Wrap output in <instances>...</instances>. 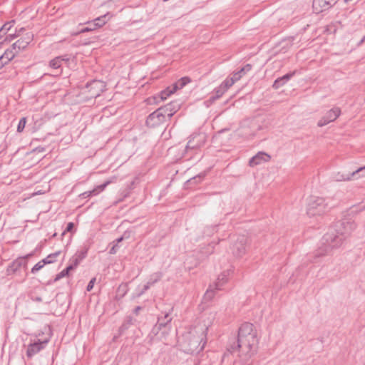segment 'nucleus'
Returning a JSON list of instances; mask_svg holds the SVG:
<instances>
[{"mask_svg":"<svg viewBox=\"0 0 365 365\" xmlns=\"http://www.w3.org/2000/svg\"><path fill=\"white\" fill-rule=\"evenodd\" d=\"M295 73L296 71H294L293 72L288 73L284 75L283 76L277 78L274 81L272 87L274 89L279 88L280 87L284 86L293 76H294Z\"/></svg>","mask_w":365,"mask_h":365,"instance_id":"4be33fe9","label":"nucleus"},{"mask_svg":"<svg viewBox=\"0 0 365 365\" xmlns=\"http://www.w3.org/2000/svg\"><path fill=\"white\" fill-rule=\"evenodd\" d=\"M365 166L356 168L354 170L349 172H338L333 176L334 180L337 182L349 181L351 180L358 179L360 177L365 175Z\"/></svg>","mask_w":365,"mask_h":365,"instance_id":"0eeeda50","label":"nucleus"},{"mask_svg":"<svg viewBox=\"0 0 365 365\" xmlns=\"http://www.w3.org/2000/svg\"><path fill=\"white\" fill-rule=\"evenodd\" d=\"M136 322V319L133 317L128 316L125 319L123 324L120 326L119 331L120 332L124 331L125 330L128 329L130 325H133Z\"/></svg>","mask_w":365,"mask_h":365,"instance_id":"b1692460","label":"nucleus"},{"mask_svg":"<svg viewBox=\"0 0 365 365\" xmlns=\"http://www.w3.org/2000/svg\"><path fill=\"white\" fill-rule=\"evenodd\" d=\"M190 82H191V79L187 76H185L179 79L177 82H175L173 84V88H175V91H176L178 89H182Z\"/></svg>","mask_w":365,"mask_h":365,"instance_id":"5701e85b","label":"nucleus"},{"mask_svg":"<svg viewBox=\"0 0 365 365\" xmlns=\"http://www.w3.org/2000/svg\"><path fill=\"white\" fill-rule=\"evenodd\" d=\"M110 254H115V246H113L110 250Z\"/></svg>","mask_w":365,"mask_h":365,"instance_id":"49530a36","label":"nucleus"},{"mask_svg":"<svg viewBox=\"0 0 365 365\" xmlns=\"http://www.w3.org/2000/svg\"><path fill=\"white\" fill-rule=\"evenodd\" d=\"M122 240H123V237H120L116 240V242L118 243V242H121Z\"/></svg>","mask_w":365,"mask_h":365,"instance_id":"09e8293b","label":"nucleus"},{"mask_svg":"<svg viewBox=\"0 0 365 365\" xmlns=\"http://www.w3.org/2000/svg\"><path fill=\"white\" fill-rule=\"evenodd\" d=\"M108 13L103 15L101 16H99L93 20V23L96 26L97 29L102 27L103 25L106 24V21H108L107 16H108Z\"/></svg>","mask_w":365,"mask_h":365,"instance_id":"bb28decb","label":"nucleus"},{"mask_svg":"<svg viewBox=\"0 0 365 365\" xmlns=\"http://www.w3.org/2000/svg\"><path fill=\"white\" fill-rule=\"evenodd\" d=\"M190 338V341L188 342L189 349L188 351L191 352L194 351H199L202 350L204 348V345L205 344V341L203 342L202 345L200 346V344L202 342L203 337H199L192 336V332L190 331L189 333V336H187V338Z\"/></svg>","mask_w":365,"mask_h":365,"instance_id":"dca6fc26","label":"nucleus"},{"mask_svg":"<svg viewBox=\"0 0 365 365\" xmlns=\"http://www.w3.org/2000/svg\"><path fill=\"white\" fill-rule=\"evenodd\" d=\"M178 108V105H175L174 103H170L165 106L159 108V109H163L162 113L165 115L166 118L170 119L173 115L176 113Z\"/></svg>","mask_w":365,"mask_h":365,"instance_id":"412c9836","label":"nucleus"},{"mask_svg":"<svg viewBox=\"0 0 365 365\" xmlns=\"http://www.w3.org/2000/svg\"><path fill=\"white\" fill-rule=\"evenodd\" d=\"M356 227L355 222L349 220L336 222L323 236L321 245L315 251L314 257L311 262H317V258L329 254L334 248L339 247Z\"/></svg>","mask_w":365,"mask_h":365,"instance_id":"f257e3e1","label":"nucleus"},{"mask_svg":"<svg viewBox=\"0 0 365 365\" xmlns=\"http://www.w3.org/2000/svg\"><path fill=\"white\" fill-rule=\"evenodd\" d=\"M329 209V206L324 198L311 196L307 203V212L308 215L313 217L323 215Z\"/></svg>","mask_w":365,"mask_h":365,"instance_id":"7ed1b4c3","label":"nucleus"},{"mask_svg":"<svg viewBox=\"0 0 365 365\" xmlns=\"http://www.w3.org/2000/svg\"><path fill=\"white\" fill-rule=\"evenodd\" d=\"M246 242V237L241 236L238 238L237 241L234 244L232 247V252L236 257H240L245 253Z\"/></svg>","mask_w":365,"mask_h":365,"instance_id":"f3484780","label":"nucleus"},{"mask_svg":"<svg viewBox=\"0 0 365 365\" xmlns=\"http://www.w3.org/2000/svg\"><path fill=\"white\" fill-rule=\"evenodd\" d=\"M60 251L56 252L55 253L51 254L48 255L45 259H43V262L46 264H51L55 262L56 258L60 254Z\"/></svg>","mask_w":365,"mask_h":365,"instance_id":"473e14b6","label":"nucleus"},{"mask_svg":"<svg viewBox=\"0 0 365 365\" xmlns=\"http://www.w3.org/2000/svg\"><path fill=\"white\" fill-rule=\"evenodd\" d=\"M151 285L152 284H150L149 282H148L147 284L144 285L143 289L138 294V297H140L143 294H144L150 288Z\"/></svg>","mask_w":365,"mask_h":365,"instance_id":"4c0bfd02","label":"nucleus"},{"mask_svg":"<svg viewBox=\"0 0 365 365\" xmlns=\"http://www.w3.org/2000/svg\"><path fill=\"white\" fill-rule=\"evenodd\" d=\"M26 123V117H24L20 119L18 126H17V131L19 133H21L24 130Z\"/></svg>","mask_w":365,"mask_h":365,"instance_id":"f704fd0d","label":"nucleus"},{"mask_svg":"<svg viewBox=\"0 0 365 365\" xmlns=\"http://www.w3.org/2000/svg\"><path fill=\"white\" fill-rule=\"evenodd\" d=\"M19 53V51H16V48H13V46L6 49L3 55L4 56V58H7L10 60V61Z\"/></svg>","mask_w":365,"mask_h":365,"instance_id":"a878e982","label":"nucleus"},{"mask_svg":"<svg viewBox=\"0 0 365 365\" xmlns=\"http://www.w3.org/2000/svg\"><path fill=\"white\" fill-rule=\"evenodd\" d=\"M26 29L24 28H20L19 30H16L14 34H9L6 36V41H12L16 37H21L24 35V31Z\"/></svg>","mask_w":365,"mask_h":365,"instance_id":"393cba45","label":"nucleus"},{"mask_svg":"<svg viewBox=\"0 0 365 365\" xmlns=\"http://www.w3.org/2000/svg\"><path fill=\"white\" fill-rule=\"evenodd\" d=\"M14 24V21H11L4 24L0 29V39L3 35H6L9 32Z\"/></svg>","mask_w":365,"mask_h":365,"instance_id":"cd10ccee","label":"nucleus"},{"mask_svg":"<svg viewBox=\"0 0 365 365\" xmlns=\"http://www.w3.org/2000/svg\"><path fill=\"white\" fill-rule=\"evenodd\" d=\"M251 69L252 65L246 64L245 66L242 67L237 71L233 72L232 77L230 78V86H231L235 82L239 81L242 76L245 75Z\"/></svg>","mask_w":365,"mask_h":365,"instance_id":"6ab92c4d","label":"nucleus"},{"mask_svg":"<svg viewBox=\"0 0 365 365\" xmlns=\"http://www.w3.org/2000/svg\"><path fill=\"white\" fill-rule=\"evenodd\" d=\"M31 299L37 302H42V298L41 297H31Z\"/></svg>","mask_w":365,"mask_h":365,"instance_id":"c03bdc74","label":"nucleus"},{"mask_svg":"<svg viewBox=\"0 0 365 365\" xmlns=\"http://www.w3.org/2000/svg\"><path fill=\"white\" fill-rule=\"evenodd\" d=\"M128 291L127 284H121L117 289V297L118 299L123 298Z\"/></svg>","mask_w":365,"mask_h":365,"instance_id":"c85d7f7f","label":"nucleus"},{"mask_svg":"<svg viewBox=\"0 0 365 365\" xmlns=\"http://www.w3.org/2000/svg\"><path fill=\"white\" fill-rule=\"evenodd\" d=\"M13 266H15L16 269H17L19 267L21 266V262H19V261L14 262Z\"/></svg>","mask_w":365,"mask_h":365,"instance_id":"a18cd8bd","label":"nucleus"},{"mask_svg":"<svg viewBox=\"0 0 365 365\" xmlns=\"http://www.w3.org/2000/svg\"><path fill=\"white\" fill-rule=\"evenodd\" d=\"M110 181H106L103 184L97 186L92 190H90L89 192H91V196L98 195L101 192H102L106 187V186L110 184Z\"/></svg>","mask_w":365,"mask_h":365,"instance_id":"c756f323","label":"nucleus"},{"mask_svg":"<svg viewBox=\"0 0 365 365\" xmlns=\"http://www.w3.org/2000/svg\"><path fill=\"white\" fill-rule=\"evenodd\" d=\"M227 280L228 279L225 273H222L219 275L216 282L212 285H210L209 288L205 293L202 299L203 302L205 303L210 302L214 298L216 292L223 289V287L227 284Z\"/></svg>","mask_w":365,"mask_h":365,"instance_id":"39448f33","label":"nucleus"},{"mask_svg":"<svg viewBox=\"0 0 365 365\" xmlns=\"http://www.w3.org/2000/svg\"><path fill=\"white\" fill-rule=\"evenodd\" d=\"M259 339L253 324L245 322L238 329L237 342L230 347L238 349L240 357L246 363L257 351Z\"/></svg>","mask_w":365,"mask_h":365,"instance_id":"f03ea898","label":"nucleus"},{"mask_svg":"<svg viewBox=\"0 0 365 365\" xmlns=\"http://www.w3.org/2000/svg\"><path fill=\"white\" fill-rule=\"evenodd\" d=\"M204 138L200 134L192 136L185 148V153H188L191 150L199 149L204 143Z\"/></svg>","mask_w":365,"mask_h":365,"instance_id":"2eb2a0df","label":"nucleus"},{"mask_svg":"<svg viewBox=\"0 0 365 365\" xmlns=\"http://www.w3.org/2000/svg\"><path fill=\"white\" fill-rule=\"evenodd\" d=\"M48 342V339L41 341L38 339L31 343L27 346L26 355L27 358L31 359L34 356L43 350Z\"/></svg>","mask_w":365,"mask_h":365,"instance_id":"1a4fd4ad","label":"nucleus"},{"mask_svg":"<svg viewBox=\"0 0 365 365\" xmlns=\"http://www.w3.org/2000/svg\"><path fill=\"white\" fill-rule=\"evenodd\" d=\"M86 24H88V26L83 27V29H81L79 31H78L75 34L77 35L78 34L94 31L97 29L96 26L95 25V24L93 21L92 22L88 21Z\"/></svg>","mask_w":365,"mask_h":365,"instance_id":"7c9ffc66","label":"nucleus"},{"mask_svg":"<svg viewBox=\"0 0 365 365\" xmlns=\"http://www.w3.org/2000/svg\"><path fill=\"white\" fill-rule=\"evenodd\" d=\"M33 40L34 34L32 32H26L23 35V36H21L19 39L12 44L13 48H16L19 53L26 48Z\"/></svg>","mask_w":365,"mask_h":365,"instance_id":"9b49d317","label":"nucleus"},{"mask_svg":"<svg viewBox=\"0 0 365 365\" xmlns=\"http://www.w3.org/2000/svg\"><path fill=\"white\" fill-rule=\"evenodd\" d=\"M207 330V328H205V329H202V335L205 336V332Z\"/></svg>","mask_w":365,"mask_h":365,"instance_id":"de8ad7c7","label":"nucleus"},{"mask_svg":"<svg viewBox=\"0 0 365 365\" xmlns=\"http://www.w3.org/2000/svg\"><path fill=\"white\" fill-rule=\"evenodd\" d=\"M338 0H313L312 7L316 13L327 11L336 4Z\"/></svg>","mask_w":365,"mask_h":365,"instance_id":"4468645a","label":"nucleus"},{"mask_svg":"<svg viewBox=\"0 0 365 365\" xmlns=\"http://www.w3.org/2000/svg\"><path fill=\"white\" fill-rule=\"evenodd\" d=\"M95 281H96V278H93L91 279V281L88 282V285H87V287H86V290L88 292H90L91 291V289H93V285H94V283H95Z\"/></svg>","mask_w":365,"mask_h":365,"instance_id":"58836bf2","label":"nucleus"},{"mask_svg":"<svg viewBox=\"0 0 365 365\" xmlns=\"http://www.w3.org/2000/svg\"><path fill=\"white\" fill-rule=\"evenodd\" d=\"M365 41V36L362 38V39L361 40V43H363L364 41Z\"/></svg>","mask_w":365,"mask_h":365,"instance_id":"3c124183","label":"nucleus"},{"mask_svg":"<svg viewBox=\"0 0 365 365\" xmlns=\"http://www.w3.org/2000/svg\"><path fill=\"white\" fill-rule=\"evenodd\" d=\"M46 264V263L43 262V259L38 262L37 264H36L33 268L31 269L32 273H36L38 271H39L41 268L43 267V266Z\"/></svg>","mask_w":365,"mask_h":365,"instance_id":"c9c22d12","label":"nucleus"},{"mask_svg":"<svg viewBox=\"0 0 365 365\" xmlns=\"http://www.w3.org/2000/svg\"><path fill=\"white\" fill-rule=\"evenodd\" d=\"M226 129H222L220 131H218L213 137V139L215 141H218L220 140V134L225 132Z\"/></svg>","mask_w":365,"mask_h":365,"instance_id":"ea45409f","label":"nucleus"},{"mask_svg":"<svg viewBox=\"0 0 365 365\" xmlns=\"http://www.w3.org/2000/svg\"><path fill=\"white\" fill-rule=\"evenodd\" d=\"M269 159L270 156L268 154L263 152H259L257 154L250 158L249 165L252 167H254L262 162H267L269 160Z\"/></svg>","mask_w":365,"mask_h":365,"instance_id":"a211bd4d","label":"nucleus"},{"mask_svg":"<svg viewBox=\"0 0 365 365\" xmlns=\"http://www.w3.org/2000/svg\"><path fill=\"white\" fill-rule=\"evenodd\" d=\"M175 92V88L173 87H168L165 90L161 91L160 98L162 100H165L169 96Z\"/></svg>","mask_w":365,"mask_h":365,"instance_id":"2f4dec72","label":"nucleus"},{"mask_svg":"<svg viewBox=\"0 0 365 365\" xmlns=\"http://www.w3.org/2000/svg\"><path fill=\"white\" fill-rule=\"evenodd\" d=\"M364 365H365V363H364Z\"/></svg>","mask_w":365,"mask_h":365,"instance_id":"603ef678","label":"nucleus"},{"mask_svg":"<svg viewBox=\"0 0 365 365\" xmlns=\"http://www.w3.org/2000/svg\"><path fill=\"white\" fill-rule=\"evenodd\" d=\"M80 197L83 199H86L87 197H91V192L89 191L84 192L80 195Z\"/></svg>","mask_w":365,"mask_h":365,"instance_id":"79ce46f5","label":"nucleus"},{"mask_svg":"<svg viewBox=\"0 0 365 365\" xmlns=\"http://www.w3.org/2000/svg\"><path fill=\"white\" fill-rule=\"evenodd\" d=\"M341 114V110L338 107H334L328 110L325 115L318 121L317 125L323 127L329 123L334 121Z\"/></svg>","mask_w":365,"mask_h":365,"instance_id":"9d476101","label":"nucleus"},{"mask_svg":"<svg viewBox=\"0 0 365 365\" xmlns=\"http://www.w3.org/2000/svg\"><path fill=\"white\" fill-rule=\"evenodd\" d=\"M142 309H143V307H140V306H138V307H136L133 309V313H134L135 314H136V315H137V314H138V312H139Z\"/></svg>","mask_w":365,"mask_h":365,"instance_id":"37998d69","label":"nucleus"},{"mask_svg":"<svg viewBox=\"0 0 365 365\" xmlns=\"http://www.w3.org/2000/svg\"><path fill=\"white\" fill-rule=\"evenodd\" d=\"M163 274L161 272H155V273H153V274L150 275V277L148 280L149 282V284H154L155 282H158L161 277H162Z\"/></svg>","mask_w":365,"mask_h":365,"instance_id":"72a5a7b5","label":"nucleus"},{"mask_svg":"<svg viewBox=\"0 0 365 365\" xmlns=\"http://www.w3.org/2000/svg\"><path fill=\"white\" fill-rule=\"evenodd\" d=\"M86 256V251L77 252L72 258L70 259V264L64 269H63L61 272L56 274L54 282H57L63 277H65L69 274V272L71 270H73L77 267L79 263L81 262L83 259H84Z\"/></svg>","mask_w":365,"mask_h":365,"instance_id":"423d86ee","label":"nucleus"},{"mask_svg":"<svg viewBox=\"0 0 365 365\" xmlns=\"http://www.w3.org/2000/svg\"><path fill=\"white\" fill-rule=\"evenodd\" d=\"M163 109L158 108L150 113L146 119V125L150 128H156L166 121V117L162 113Z\"/></svg>","mask_w":365,"mask_h":365,"instance_id":"6e6552de","label":"nucleus"},{"mask_svg":"<svg viewBox=\"0 0 365 365\" xmlns=\"http://www.w3.org/2000/svg\"><path fill=\"white\" fill-rule=\"evenodd\" d=\"M69 60L68 55L59 56L51 60L48 66L53 69H58L61 67L63 62H68Z\"/></svg>","mask_w":365,"mask_h":365,"instance_id":"aec40b11","label":"nucleus"},{"mask_svg":"<svg viewBox=\"0 0 365 365\" xmlns=\"http://www.w3.org/2000/svg\"><path fill=\"white\" fill-rule=\"evenodd\" d=\"M170 314V312H167L164 316H159L158 317L157 323L152 329L153 334L158 335L160 333L163 337H165L169 334L171 330L172 321Z\"/></svg>","mask_w":365,"mask_h":365,"instance_id":"20e7f679","label":"nucleus"},{"mask_svg":"<svg viewBox=\"0 0 365 365\" xmlns=\"http://www.w3.org/2000/svg\"><path fill=\"white\" fill-rule=\"evenodd\" d=\"M228 89V78L224 80L222 84L216 88L212 95L210 96V98L205 101V103L207 106H209L212 104L215 100L220 98L225 92H226Z\"/></svg>","mask_w":365,"mask_h":365,"instance_id":"f8f14e48","label":"nucleus"},{"mask_svg":"<svg viewBox=\"0 0 365 365\" xmlns=\"http://www.w3.org/2000/svg\"><path fill=\"white\" fill-rule=\"evenodd\" d=\"M4 65L2 63V62L0 61V69H1Z\"/></svg>","mask_w":365,"mask_h":365,"instance_id":"8fccbe9b","label":"nucleus"},{"mask_svg":"<svg viewBox=\"0 0 365 365\" xmlns=\"http://www.w3.org/2000/svg\"><path fill=\"white\" fill-rule=\"evenodd\" d=\"M106 85L101 81L94 80L86 84V88L92 97H98L104 91Z\"/></svg>","mask_w":365,"mask_h":365,"instance_id":"ddd939ff","label":"nucleus"},{"mask_svg":"<svg viewBox=\"0 0 365 365\" xmlns=\"http://www.w3.org/2000/svg\"><path fill=\"white\" fill-rule=\"evenodd\" d=\"M0 61L2 62V63L4 66L8 64L10 62V60H9L6 58H4V56L3 54L0 56Z\"/></svg>","mask_w":365,"mask_h":365,"instance_id":"a19ab883","label":"nucleus"},{"mask_svg":"<svg viewBox=\"0 0 365 365\" xmlns=\"http://www.w3.org/2000/svg\"><path fill=\"white\" fill-rule=\"evenodd\" d=\"M74 228L73 222H68L66 230L63 232L62 235H64L66 232H72Z\"/></svg>","mask_w":365,"mask_h":365,"instance_id":"e433bc0d","label":"nucleus"}]
</instances>
